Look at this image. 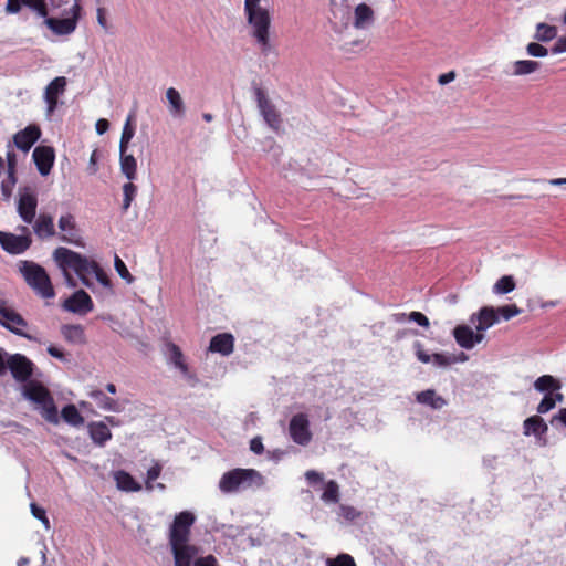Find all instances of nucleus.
Masks as SVG:
<instances>
[{
	"mask_svg": "<svg viewBox=\"0 0 566 566\" xmlns=\"http://www.w3.org/2000/svg\"><path fill=\"white\" fill-rule=\"evenodd\" d=\"M557 35V29L546 23H538L536 28L535 39L542 42H548L555 39Z\"/></svg>",
	"mask_w": 566,
	"mask_h": 566,
	"instance_id": "ea45409f",
	"label": "nucleus"
},
{
	"mask_svg": "<svg viewBox=\"0 0 566 566\" xmlns=\"http://www.w3.org/2000/svg\"><path fill=\"white\" fill-rule=\"evenodd\" d=\"M163 467L159 463H155L153 467H150L147 471V478L145 482V488L147 491H153L155 485L154 481H156L160 473H161Z\"/></svg>",
	"mask_w": 566,
	"mask_h": 566,
	"instance_id": "de8ad7c7",
	"label": "nucleus"
},
{
	"mask_svg": "<svg viewBox=\"0 0 566 566\" xmlns=\"http://www.w3.org/2000/svg\"><path fill=\"white\" fill-rule=\"evenodd\" d=\"M417 402L430 406L432 409H441L447 405V400L437 395L433 389H427L416 395Z\"/></svg>",
	"mask_w": 566,
	"mask_h": 566,
	"instance_id": "c85d7f7f",
	"label": "nucleus"
},
{
	"mask_svg": "<svg viewBox=\"0 0 566 566\" xmlns=\"http://www.w3.org/2000/svg\"><path fill=\"white\" fill-rule=\"evenodd\" d=\"M34 164L42 176H48L55 160L54 149L50 146H38L32 154Z\"/></svg>",
	"mask_w": 566,
	"mask_h": 566,
	"instance_id": "f3484780",
	"label": "nucleus"
},
{
	"mask_svg": "<svg viewBox=\"0 0 566 566\" xmlns=\"http://www.w3.org/2000/svg\"><path fill=\"white\" fill-rule=\"evenodd\" d=\"M453 336L458 345L465 349H471L483 340V333H474L473 329L467 325H458L453 329Z\"/></svg>",
	"mask_w": 566,
	"mask_h": 566,
	"instance_id": "6ab92c4d",
	"label": "nucleus"
},
{
	"mask_svg": "<svg viewBox=\"0 0 566 566\" xmlns=\"http://www.w3.org/2000/svg\"><path fill=\"white\" fill-rule=\"evenodd\" d=\"M408 319L409 321H412L415 323H417L418 325L422 326V327H429L430 323H429V319L428 317L422 314L421 312H411L409 315H408Z\"/></svg>",
	"mask_w": 566,
	"mask_h": 566,
	"instance_id": "6e6d98bb",
	"label": "nucleus"
},
{
	"mask_svg": "<svg viewBox=\"0 0 566 566\" xmlns=\"http://www.w3.org/2000/svg\"><path fill=\"white\" fill-rule=\"evenodd\" d=\"M90 396L101 409L117 411V402L106 396L102 390H93Z\"/></svg>",
	"mask_w": 566,
	"mask_h": 566,
	"instance_id": "c9c22d12",
	"label": "nucleus"
},
{
	"mask_svg": "<svg viewBox=\"0 0 566 566\" xmlns=\"http://www.w3.org/2000/svg\"><path fill=\"white\" fill-rule=\"evenodd\" d=\"M40 137V127L38 125H29L13 135V143L17 148L28 153Z\"/></svg>",
	"mask_w": 566,
	"mask_h": 566,
	"instance_id": "dca6fc26",
	"label": "nucleus"
},
{
	"mask_svg": "<svg viewBox=\"0 0 566 566\" xmlns=\"http://www.w3.org/2000/svg\"><path fill=\"white\" fill-rule=\"evenodd\" d=\"M264 483L262 474L254 469H232L222 474L219 489L222 493H235L241 489L260 488Z\"/></svg>",
	"mask_w": 566,
	"mask_h": 566,
	"instance_id": "7ed1b4c3",
	"label": "nucleus"
},
{
	"mask_svg": "<svg viewBox=\"0 0 566 566\" xmlns=\"http://www.w3.org/2000/svg\"><path fill=\"white\" fill-rule=\"evenodd\" d=\"M478 321V324L475 326L476 332H484L494 324L499 322L497 312L492 306H484L482 307L478 314H473L471 316V323H474V321Z\"/></svg>",
	"mask_w": 566,
	"mask_h": 566,
	"instance_id": "b1692460",
	"label": "nucleus"
},
{
	"mask_svg": "<svg viewBox=\"0 0 566 566\" xmlns=\"http://www.w3.org/2000/svg\"><path fill=\"white\" fill-rule=\"evenodd\" d=\"M195 521V515L189 511L180 512L175 516L169 530L170 546L188 544L190 537V528Z\"/></svg>",
	"mask_w": 566,
	"mask_h": 566,
	"instance_id": "423d86ee",
	"label": "nucleus"
},
{
	"mask_svg": "<svg viewBox=\"0 0 566 566\" xmlns=\"http://www.w3.org/2000/svg\"><path fill=\"white\" fill-rule=\"evenodd\" d=\"M555 420L560 421L566 427V408H562L558 413L553 417L551 423H554Z\"/></svg>",
	"mask_w": 566,
	"mask_h": 566,
	"instance_id": "774afa93",
	"label": "nucleus"
},
{
	"mask_svg": "<svg viewBox=\"0 0 566 566\" xmlns=\"http://www.w3.org/2000/svg\"><path fill=\"white\" fill-rule=\"evenodd\" d=\"M57 227L60 229V240L76 247H84L83 239L75 219V216L71 212H66L60 216L57 220Z\"/></svg>",
	"mask_w": 566,
	"mask_h": 566,
	"instance_id": "9d476101",
	"label": "nucleus"
},
{
	"mask_svg": "<svg viewBox=\"0 0 566 566\" xmlns=\"http://www.w3.org/2000/svg\"><path fill=\"white\" fill-rule=\"evenodd\" d=\"M120 170L128 180H134L137 176V161L133 155L120 153Z\"/></svg>",
	"mask_w": 566,
	"mask_h": 566,
	"instance_id": "72a5a7b5",
	"label": "nucleus"
},
{
	"mask_svg": "<svg viewBox=\"0 0 566 566\" xmlns=\"http://www.w3.org/2000/svg\"><path fill=\"white\" fill-rule=\"evenodd\" d=\"M114 479L119 490L125 492H139L142 485L126 471L119 470L115 472Z\"/></svg>",
	"mask_w": 566,
	"mask_h": 566,
	"instance_id": "7c9ffc66",
	"label": "nucleus"
},
{
	"mask_svg": "<svg viewBox=\"0 0 566 566\" xmlns=\"http://www.w3.org/2000/svg\"><path fill=\"white\" fill-rule=\"evenodd\" d=\"M7 368L18 381H27L33 373V364L25 356L15 354L9 357Z\"/></svg>",
	"mask_w": 566,
	"mask_h": 566,
	"instance_id": "2eb2a0df",
	"label": "nucleus"
},
{
	"mask_svg": "<svg viewBox=\"0 0 566 566\" xmlns=\"http://www.w3.org/2000/svg\"><path fill=\"white\" fill-rule=\"evenodd\" d=\"M67 81L64 76H57L45 87L44 101L46 103V115L51 117L59 106V97L66 90Z\"/></svg>",
	"mask_w": 566,
	"mask_h": 566,
	"instance_id": "ddd939ff",
	"label": "nucleus"
},
{
	"mask_svg": "<svg viewBox=\"0 0 566 566\" xmlns=\"http://www.w3.org/2000/svg\"><path fill=\"white\" fill-rule=\"evenodd\" d=\"M193 566H219L218 559L213 555L199 557L195 560Z\"/></svg>",
	"mask_w": 566,
	"mask_h": 566,
	"instance_id": "4d7b16f0",
	"label": "nucleus"
},
{
	"mask_svg": "<svg viewBox=\"0 0 566 566\" xmlns=\"http://www.w3.org/2000/svg\"><path fill=\"white\" fill-rule=\"evenodd\" d=\"M209 352L229 356L234 349V337L230 333H220L213 336L209 344Z\"/></svg>",
	"mask_w": 566,
	"mask_h": 566,
	"instance_id": "5701e85b",
	"label": "nucleus"
},
{
	"mask_svg": "<svg viewBox=\"0 0 566 566\" xmlns=\"http://www.w3.org/2000/svg\"><path fill=\"white\" fill-rule=\"evenodd\" d=\"M87 275L91 273L95 274L96 280L106 289L112 291V282L99 264L88 259Z\"/></svg>",
	"mask_w": 566,
	"mask_h": 566,
	"instance_id": "58836bf2",
	"label": "nucleus"
},
{
	"mask_svg": "<svg viewBox=\"0 0 566 566\" xmlns=\"http://www.w3.org/2000/svg\"><path fill=\"white\" fill-rule=\"evenodd\" d=\"M40 407L42 409V416L46 421L54 424L59 423V413L53 397H51L43 405H40Z\"/></svg>",
	"mask_w": 566,
	"mask_h": 566,
	"instance_id": "a19ab883",
	"label": "nucleus"
},
{
	"mask_svg": "<svg viewBox=\"0 0 566 566\" xmlns=\"http://www.w3.org/2000/svg\"><path fill=\"white\" fill-rule=\"evenodd\" d=\"M289 433L291 439L300 446H307L311 442L313 436L306 413L300 412L291 418Z\"/></svg>",
	"mask_w": 566,
	"mask_h": 566,
	"instance_id": "9b49d317",
	"label": "nucleus"
},
{
	"mask_svg": "<svg viewBox=\"0 0 566 566\" xmlns=\"http://www.w3.org/2000/svg\"><path fill=\"white\" fill-rule=\"evenodd\" d=\"M170 354H171V361L172 364L180 369V371L188 376V365L184 360V355L179 346L175 344L169 345ZM189 378L193 380V382H197L198 379L193 375H189Z\"/></svg>",
	"mask_w": 566,
	"mask_h": 566,
	"instance_id": "f704fd0d",
	"label": "nucleus"
},
{
	"mask_svg": "<svg viewBox=\"0 0 566 566\" xmlns=\"http://www.w3.org/2000/svg\"><path fill=\"white\" fill-rule=\"evenodd\" d=\"M548 431V427L544 419L539 416H531L526 418L523 422V433L525 436L533 434L539 444L546 446L547 439L546 433Z\"/></svg>",
	"mask_w": 566,
	"mask_h": 566,
	"instance_id": "a211bd4d",
	"label": "nucleus"
},
{
	"mask_svg": "<svg viewBox=\"0 0 566 566\" xmlns=\"http://www.w3.org/2000/svg\"><path fill=\"white\" fill-rule=\"evenodd\" d=\"M61 334L69 343L84 344L86 342L84 328L82 325H63L61 327Z\"/></svg>",
	"mask_w": 566,
	"mask_h": 566,
	"instance_id": "2f4dec72",
	"label": "nucleus"
},
{
	"mask_svg": "<svg viewBox=\"0 0 566 566\" xmlns=\"http://www.w3.org/2000/svg\"><path fill=\"white\" fill-rule=\"evenodd\" d=\"M33 231L39 239H50L56 235L53 217L49 213H40L33 220Z\"/></svg>",
	"mask_w": 566,
	"mask_h": 566,
	"instance_id": "412c9836",
	"label": "nucleus"
},
{
	"mask_svg": "<svg viewBox=\"0 0 566 566\" xmlns=\"http://www.w3.org/2000/svg\"><path fill=\"white\" fill-rule=\"evenodd\" d=\"M97 22L98 24L104 29V30H107L108 29V23H107V20H106V11L104 8H98L97 9Z\"/></svg>",
	"mask_w": 566,
	"mask_h": 566,
	"instance_id": "0e129e2a",
	"label": "nucleus"
},
{
	"mask_svg": "<svg viewBox=\"0 0 566 566\" xmlns=\"http://www.w3.org/2000/svg\"><path fill=\"white\" fill-rule=\"evenodd\" d=\"M61 417L65 422L74 427H78L84 422V418L74 405L65 406L61 411Z\"/></svg>",
	"mask_w": 566,
	"mask_h": 566,
	"instance_id": "e433bc0d",
	"label": "nucleus"
},
{
	"mask_svg": "<svg viewBox=\"0 0 566 566\" xmlns=\"http://www.w3.org/2000/svg\"><path fill=\"white\" fill-rule=\"evenodd\" d=\"M20 230L24 234L18 235L0 231V245L6 252L10 254H21L31 247L32 239L28 227L23 226Z\"/></svg>",
	"mask_w": 566,
	"mask_h": 566,
	"instance_id": "6e6552de",
	"label": "nucleus"
},
{
	"mask_svg": "<svg viewBox=\"0 0 566 566\" xmlns=\"http://www.w3.org/2000/svg\"><path fill=\"white\" fill-rule=\"evenodd\" d=\"M38 197L31 188H24L18 200V213L21 219L31 224L36 217Z\"/></svg>",
	"mask_w": 566,
	"mask_h": 566,
	"instance_id": "f8f14e48",
	"label": "nucleus"
},
{
	"mask_svg": "<svg viewBox=\"0 0 566 566\" xmlns=\"http://www.w3.org/2000/svg\"><path fill=\"white\" fill-rule=\"evenodd\" d=\"M253 94L264 122L271 129L277 132L282 125L281 113L277 111L276 106L271 102L266 95V92L261 86H254Z\"/></svg>",
	"mask_w": 566,
	"mask_h": 566,
	"instance_id": "39448f33",
	"label": "nucleus"
},
{
	"mask_svg": "<svg viewBox=\"0 0 566 566\" xmlns=\"http://www.w3.org/2000/svg\"><path fill=\"white\" fill-rule=\"evenodd\" d=\"M166 99L168 102V111L174 117H184L186 114V106L180 93L175 87H169L166 91Z\"/></svg>",
	"mask_w": 566,
	"mask_h": 566,
	"instance_id": "cd10ccee",
	"label": "nucleus"
},
{
	"mask_svg": "<svg viewBox=\"0 0 566 566\" xmlns=\"http://www.w3.org/2000/svg\"><path fill=\"white\" fill-rule=\"evenodd\" d=\"M259 2L260 0H245L244 10L248 22L253 29V36L265 51L270 45L269 29L271 19L268 10L260 7Z\"/></svg>",
	"mask_w": 566,
	"mask_h": 566,
	"instance_id": "20e7f679",
	"label": "nucleus"
},
{
	"mask_svg": "<svg viewBox=\"0 0 566 566\" xmlns=\"http://www.w3.org/2000/svg\"><path fill=\"white\" fill-rule=\"evenodd\" d=\"M555 406L556 405H555L554 400L551 398L549 394H546L544 396V398L542 399V401L537 406V412L542 413V415L546 413L549 410L554 409Z\"/></svg>",
	"mask_w": 566,
	"mask_h": 566,
	"instance_id": "5fc2aeb1",
	"label": "nucleus"
},
{
	"mask_svg": "<svg viewBox=\"0 0 566 566\" xmlns=\"http://www.w3.org/2000/svg\"><path fill=\"white\" fill-rule=\"evenodd\" d=\"M114 265H115V269H116L118 275L122 279H124L127 283H132L134 281V277L129 273L126 264L118 255H115Z\"/></svg>",
	"mask_w": 566,
	"mask_h": 566,
	"instance_id": "8fccbe9b",
	"label": "nucleus"
},
{
	"mask_svg": "<svg viewBox=\"0 0 566 566\" xmlns=\"http://www.w3.org/2000/svg\"><path fill=\"white\" fill-rule=\"evenodd\" d=\"M9 150L7 151V171L15 172L17 169V156L15 153L11 149V146H8Z\"/></svg>",
	"mask_w": 566,
	"mask_h": 566,
	"instance_id": "bf43d9fd",
	"label": "nucleus"
},
{
	"mask_svg": "<svg viewBox=\"0 0 566 566\" xmlns=\"http://www.w3.org/2000/svg\"><path fill=\"white\" fill-rule=\"evenodd\" d=\"M328 566H356L354 558L348 554H342L334 560L329 562Z\"/></svg>",
	"mask_w": 566,
	"mask_h": 566,
	"instance_id": "864d4df0",
	"label": "nucleus"
},
{
	"mask_svg": "<svg viewBox=\"0 0 566 566\" xmlns=\"http://www.w3.org/2000/svg\"><path fill=\"white\" fill-rule=\"evenodd\" d=\"M63 308L71 313L85 315L93 311L94 303L84 290H78L64 301Z\"/></svg>",
	"mask_w": 566,
	"mask_h": 566,
	"instance_id": "4468645a",
	"label": "nucleus"
},
{
	"mask_svg": "<svg viewBox=\"0 0 566 566\" xmlns=\"http://www.w3.org/2000/svg\"><path fill=\"white\" fill-rule=\"evenodd\" d=\"M539 67V63L532 60H520L513 63V74L515 76H522L531 74L537 71Z\"/></svg>",
	"mask_w": 566,
	"mask_h": 566,
	"instance_id": "4c0bfd02",
	"label": "nucleus"
},
{
	"mask_svg": "<svg viewBox=\"0 0 566 566\" xmlns=\"http://www.w3.org/2000/svg\"><path fill=\"white\" fill-rule=\"evenodd\" d=\"M46 350L50 356H52L61 361H67L66 355L59 347H56L54 345H50Z\"/></svg>",
	"mask_w": 566,
	"mask_h": 566,
	"instance_id": "052dcab7",
	"label": "nucleus"
},
{
	"mask_svg": "<svg viewBox=\"0 0 566 566\" xmlns=\"http://www.w3.org/2000/svg\"><path fill=\"white\" fill-rule=\"evenodd\" d=\"M53 259L63 272L65 282L69 286H76V282L73 279L71 271H74L78 275L84 285L88 287L91 286L87 279L86 266L88 265V259L86 256L67 248L59 247L53 252Z\"/></svg>",
	"mask_w": 566,
	"mask_h": 566,
	"instance_id": "f257e3e1",
	"label": "nucleus"
},
{
	"mask_svg": "<svg viewBox=\"0 0 566 566\" xmlns=\"http://www.w3.org/2000/svg\"><path fill=\"white\" fill-rule=\"evenodd\" d=\"M552 52L554 54L566 52V35L557 39L554 46L552 48Z\"/></svg>",
	"mask_w": 566,
	"mask_h": 566,
	"instance_id": "e2e57ef3",
	"label": "nucleus"
},
{
	"mask_svg": "<svg viewBox=\"0 0 566 566\" xmlns=\"http://www.w3.org/2000/svg\"><path fill=\"white\" fill-rule=\"evenodd\" d=\"M526 51L530 55L535 57H544L547 55L548 51L545 46L539 43L531 42L526 46Z\"/></svg>",
	"mask_w": 566,
	"mask_h": 566,
	"instance_id": "603ef678",
	"label": "nucleus"
},
{
	"mask_svg": "<svg viewBox=\"0 0 566 566\" xmlns=\"http://www.w3.org/2000/svg\"><path fill=\"white\" fill-rule=\"evenodd\" d=\"M0 324L15 335L32 340L33 337L23 332L22 328L28 326V322L8 304V301L0 296Z\"/></svg>",
	"mask_w": 566,
	"mask_h": 566,
	"instance_id": "0eeeda50",
	"label": "nucleus"
},
{
	"mask_svg": "<svg viewBox=\"0 0 566 566\" xmlns=\"http://www.w3.org/2000/svg\"><path fill=\"white\" fill-rule=\"evenodd\" d=\"M322 500L327 503H337L339 501V486L336 481L331 480L326 483Z\"/></svg>",
	"mask_w": 566,
	"mask_h": 566,
	"instance_id": "79ce46f5",
	"label": "nucleus"
},
{
	"mask_svg": "<svg viewBox=\"0 0 566 566\" xmlns=\"http://www.w3.org/2000/svg\"><path fill=\"white\" fill-rule=\"evenodd\" d=\"M562 385L559 380L554 378L551 375H543L538 377L534 382V388L539 392H552V391H558L560 389Z\"/></svg>",
	"mask_w": 566,
	"mask_h": 566,
	"instance_id": "473e14b6",
	"label": "nucleus"
},
{
	"mask_svg": "<svg viewBox=\"0 0 566 566\" xmlns=\"http://www.w3.org/2000/svg\"><path fill=\"white\" fill-rule=\"evenodd\" d=\"M415 348L417 358L423 364L432 361L434 365L439 367H444L458 361V359L454 356H449L440 353H436L432 356L429 355L423 349L422 344L420 342L415 343Z\"/></svg>",
	"mask_w": 566,
	"mask_h": 566,
	"instance_id": "4be33fe9",
	"label": "nucleus"
},
{
	"mask_svg": "<svg viewBox=\"0 0 566 566\" xmlns=\"http://www.w3.org/2000/svg\"><path fill=\"white\" fill-rule=\"evenodd\" d=\"M250 449L255 454H261L264 451V446L260 437H255L250 441Z\"/></svg>",
	"mask_w": 566,
	"mask_h": 566,
	"instance_id": "680f3d73",
	"label": "nucleus"
},
{
	"mask_svg": "<svg viewBox=\"0 0 566 566\" xmlns=\"http://www.w3.org/2000/svg\"><path fill=\"white\" fill-rule=\"evenodd\" d=\"M81 6L77 0L71 7L72 17L64 19L56 18H45L44 23L48 25L53 33L57 35H67L71 34L77 25V21L80 19Z\"/></svg>",
	"mask_w": 566,
	"mask_h": 566,
	"instance_id": "1a4fd4ad",
	"label": "nucleus"
},
{
	"mask_svg": "<svg viewBox=\"0 0 566 566\" xmlns=\"http://www.w3.org/2000/svg\"><path fill=\"white\" fill-rule=\"evenodd\" d=\"M109 127V124L107 122V119H98L97 123H96V132L102 135L104 134Z\"/></svg>",
	"mask_w": 566,
	"mask_h": 566,
	"instance_id": "338daca9",
	"label": "nucleus"
},
{
	"mask_svg": "<svg viewBox=\"0 0 566 566\" xmlns=\"http://www.w3.org/2000/svg\"><path fill=\"white\" fill-rule=\"evenodd\" d=\"M175 558V566H191V560L197 554V548L189 544L171 546Z\"/></svg>",
	"mask_w": 566,
	"mask_h": 566,
	"instance_id": "bb28decb",
	"label": "nucleus"
},
{
	"mask_svg": "<svg viewBox=\"0 0 566 566\" xmlns=\"http://www.w3.org/2000/svg\"><path fill=\"white\" fill-rule=\"evenodd\" d=\"M30 507H31L32 515L35 518L40 520L44 524L45 528L49 530L50 528V521H49V518L46 516L45 510L43 507H40L35 503H31Z\"/></svg>",
	"mask_w": 566,
	"mask_h": 566,
	"instance_id": "3c124183",
	"label": "nucleus"
},
{
	"mask_svg": "<svg viewBox=\"0 0 566 566\" xmlns=\"http://www.w3.org/2000/svg\"><path fill=\"white\" fill-rule=\"evenodd\" d=\"M515 289V281L511 275H504L494 284L493 291L497 294H507Z\"/></svg>",
	"mask_w": 566,
	"mask_h": 566,
	"instance_id": "37998d69",
	"label": "nucleus"
},
{
	"mask_svg": "<svg viewBox=\"0 0 566 566\" xmlns=\"http://www.w3.org/2000/svg\"><path fill=\"white\" fill-rule=\"evenodd\" d=\"M495 311L497 312L499 318L502 317L505 321H509L512 317L522 313V310L517 307L515 304L500 306Z\"/></svg>",
	"mask_w": 566,
	"mask_h": 566,
	"instance_id": "09e8293b",
	"label": "nucleus"
},
{
	"mask_svg": "<svg viewBox=\"0 0 566 566\" xmlns=\"http://www.w3.org/2000/svg\"><path fill=\"white\" fill-rule=\"evenodd\" d=\"M24 396L36 405H43L52 396L49 389L36 380H31L24 386Z\"/></svg>",
	"mask_w": 566,
	"mask_h": 566,
	"instance_id": "a878e982",
	"label": "nucleus"
},
{
	"mask_svg": "<svg viewBox=\"0 0 566 566\" xmlns=\"http://www.w3.org/2000/svg\"><path fill=\"white\" fill-rule=\"evenodd\" d=\"M342 515L348 520L354 521L355 518L360 516V512H358L355 507L348 505L340 506Z\"/></svg>",
	"mask_w": 566,
	"mask_h": 566,
	"instance_id": "13d9d810",
	"label": "nucleus"
},
{
	"mask_svg": "<svg viewBox=\"0 0 566 566\" xmlns=\"http://www.w3.org/2000/svg\"><path fill=\"white\" fill-rule=\"evenodd\" d=\"M22 4L34 10L41 17H48V6L44 0H7L6 10L9 13H18Z\"/></svg>",
	"mask_w": 566,
	"mask_h": 566,
	"instance_id": "393cba45",
	"label": "nucleus"
},
{
	"mask_svg": "<svg viewBox=\"0 0 566 566\" xmlns=\"http://www.w3.org/2000/svg\"><path fill=\"white\" fill-rule=\"evenodd\" d=\"M17 184L15 172L7 171V178L1 182V192L4 199H9Z\"/></svg>",
	"mask_w": 566,
	"mask_h": 566,
	"instance_id": "49530a36",
	"label": "nucleus"
},
{
	"mask_svg": "<svg viewBox=\"0 0 566 566\" xmlns=\"http://www.w3.org/2000/svg\"><path fill=\"white\" fill-rule=\"evenodd\" d=\"M375 23V12L367 3H359L353 12V27L357 30H367Z\"/></svg>",
	"mask_w": 566,
	"mask_h": 566,
	"instance_id": "aec40b11",
	"label": "nucleus"
},
{
	"mask_svg": "<svg viewBox=\"0 0 566 566\" xmlns=\"http://www.w3.org/2000/svg\"><path fill=\"white\" fill-rule=\"evenodd\" d=\"M132 117L129 116L127 118V122L123 128L122 136H120V143H119V151L126 153L128 148V144L134 137L135 128L130 124Z\"/></svg>",
	"mask_w": 566,
	"mask_h": 566,
	"instance_id": "c03bdc74",
	"label": "nucleus"
},
{
	"mask_svg": "<svg viewBox=\"0 0 566 566\" xmlns=\"http://www.w3.org/2000/svg\"><path fill=\"white\" fill-rule=\"evenodd\" d=\"M123 210L127 211L137 193V187L129 180L123 186Z\"/></svg>",
	"mask_w": 566,
	"mask_h": 566,
	"instance_id": "a18cd8bd",
	"label": "nucleus"
},
{
	"mask_svg": "<svg viewBox=\"0 0 566 566\" xmlns=\"http://www.w3.org/2000/svg\"><path fill=\"white\" fill-rule=\"evenodd\" d=\"M19 272L36 295L42 298L55 296L51 279L43 266L33 261L22 260L19 262Z\"/></svg>",
	"mask_w": 566,
	"mask_h": 566,
	"instance_id": "f03ea898",
	"label": "nucleus"
},
{
	"mask_svg": "<svg viewBox=\"0 0 566 566\" xmlns=\"http://www.w3.org/2000/svg\"><path fill=\"white\" fill-rule=\"evenodd\" d=\"M455 78V72L450 71L448 73H443L438 77V83L441 85H446L450 82H452Z\"/></svg>",
	"mask_w": 566,
	"mask_h": 566,
	"instance_id": "69168bd1",
	"label": "nucleus"
},
{
	"mask_svg": "<svg viewBox=\"0 0 566 566\" xmlns=\"http://www.w3.org/2000/svg\"><path fill=\"white\" fill-rule=\"evenodd\" d=\"M88 432L91 439L98 446H104L112 438L109 428L102 421L92 422L88 426Z\"/></svg>",
	"mask_w": 566,
	"mask_h": 566,
	"instance_id": "c756f323",
	"label": "nucleus"
}]
</instances>
